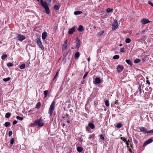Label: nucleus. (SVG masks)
<instances>
[{
    "instance_id": "8",
    "label": "nucleus",
    "mask_w": 153,
    "mask_h": 153,
    "mask_svg": "<svg viewBox=\"0 0 153 153\" xmlns=\"http://www.w3.org/2000/svg\"><path fill=\"white\" fill-rule=\"evenodd\" d=\"M124 67L123 65H118L117 66V69L119 72L122 71Z\"/></svg>"
},
{
    "instance_id": "19",
    "label": "nucleus",
    "mask_w": 153,
    "mask_h": 153,
    "mask_svg": "<svg viewBox=\"0 0 153 153\" xmlns=\"http://www.w3.org/2000/svg\"><path fill=\"white\" fill-rule=\"evenodd\" d=\"M83 148L81 147H78L77 148V151L79 152H81Z\"/></svg>"
},
{
    "instance_id": "44",
    "label": "nucleus",
    "mask_w": 153,
    "mask_h": 153,
    "mask_svg": "<svg viewBox=\"0 0 153 153\" xmlns=\"http://www.w3.org/2000/svg\"><path fill=\"white\" fill-rule=\"evenodd\" d=\"M100 139H102V140H104V137L101 134L100 135Z\"/></svg>"
},
{
    "instance_id": "12",
    "label": "nucleus",
    "mask_w": 153,
    "mask_h": 153,
    "mask_svg": "<svg viewBox=\"0 0 153 153\" xmlns=\"http://www.w3.org/2000/svg\"><path fill=\"white\" fill-rule=\"evenodd\" d=\"M67 40H66L65 42V44L63 45L62 48V49L63 50H65L66 49L67 46Z\"/></svg>"
},
{
    "instance_id": "57",
    "label": "nucleus",
    "mask_w": 153,
    "mask_h": 153,
    "mask_svg": "<svg viewBox=\"0 0 153 153\" xmlns=\"http://www.w3.org/2000/svg\"><path fill=\"white\" fill-rule=\"evenodd\" d=\"M129 151H130L131 152H131V149H129Z\"/></svg>"
},
{
    "instance_id": "51",
    "label": "nucleus",
    "mask_w": 153,
    "mask_h": 153,
    "mask_svg": "<svg viewBox=\"0 0 153 153\" xmlns=\"http://www.w3.org/2000/svg\"><path fill=\"white\" fill-rule=\"evenodd\" d=\"M92 138V135H90V136L88 137V139L89 140Z\"/></svg>"
},
{
    "instance_id": "42",
    "label": "nucleus",
    "mask_w": 153,
    "mask_h": 153,
    "mask_svg": "<svg viewBox=\"0 0 153 153\" xmlns=\"http://www.w3.org/2000/svg\"><path fill=\"white\" fill-rule=\"evenodd\" d=\"M88 72H86L85 73V74H84V75L83 76V79H84V78L86 77L88 75Z\"/></svg>"
},
{
    "instance_id": "23",
    "label": "nucleus",
    "mask_w": 153,
    "mask_h": 153,
    "mask_svg": "<svg viewBox=\"0 0 153 153\" xmlns=\"http://www.w3.org/2000/svg\"><path fill=\"white\" fill-rule=\"evenodd\" d=\"M137 92H139V94H140L141 93V86L140 85H139V87H138V90Z\"/></svg>"
},
{
    "instance_id": "26",
    "label": "nucleus",
    "mask_w": 153,
    "mask_h": 153,
    "mask_svg": "<svg viewBox=\"0 0 153 153\" xmlns=\"http://www.w3.org/2000/svg\"><path fill=\"white\" fill-rule=\"evenodd\" d=\"M119 57L120 56L118 55H115L113 56V59H118Z\"/></svg>"
},
{
    "instance_id": "59",
    "label": "nucleus",
    "mask_w": 153,
    "mask_h": 153,
    "mask_svg": "<svg viewBox=\"0 0 153 153\" xmlns=\"http://www.w3.org/2000/svg\"><path fill=\"white\" fill-rule=\"evenodd\" d=\"M114 103L115 104H117V101H115L114 102Z\"/></svg>"
},
{
    "instance_id": "49",
    "label": "nucleus",
    "mask_w": 153,
    "mask_h": 153,
    "mask_svg": "<svg viewBox=\"0 0 153 153\" xmlns=\"http://www.w3.org/2000/svg\"><path fill=\"white\" fill-rule=\"evenodd\" d=\"M123 141H124V142H126L127 141L126 140V139L125 137H123Z\"/></svg>"
},
{
    "instance_id": "36",
    "label": "nucleus",
    "mask_w": 153,
    "mask_h": 153,
    "mask_svg": "<svg viewBox=\"0 0 153 153\" xmlns=\"http://www.w3.org/2000/svg\"><path fill=\"white\" fill-rule=\"evenodd\" d=\"M7 56L6 55H3L1 56V59H5L6 58H7Z\"/></svg>"
},
{
    "instance_id": "1",
    "label": "nucleus",
    "mask_w": 153,
    "mask_h": 153,
    "mask_svg": "<svg viewBox=\"0 0 153 153\" xmlns=\"http://www.w3.org/2000/svg\"><path fill=\"white\" fill-rule=\"evenodd\" d=\"M40 3L41 6L44 8L46 13L49 14L50 10L46 1H43V0H40Z\"/></svg>"
},
{
    "instance_id": "17",
    "label": "nucleus",
    "mask_w": 153,
    "mask_h": 153,
    "mask_svg": "<svg viewBox=\"0 0 153 153\" xmlns=\"http://www.w3.org/2000/svg\"><path fill=\"white\" fill-rule=\"evenodd\" d=\"M78 30L79 31H82L84 30L83 26L82 25H80L78 28Z\"/></svg>"
},
{
    "instance_id": "41",
    "label": "nucleus",
    "mask_w": 153,
    "mask_h": 153,
    "mask_svg": "<svg viewBox=\"0 0 153 153\" xmlns=\"http://www.w3.org/2000/svg\"><path fill=\"white\" fill-rule=\"evenodd\" d=\"M13 134V132L12 131H10L8 133V136L9 137L11 136Z\"/></svg>"
},
{
    "instance_id": "20",
    "label": "nucleus",
    "mask_w": 153,
    "mask_h": 153,
    "mask_svg": "<svg viewBox=\"0 0 153 153\" xmlns=\"http://www.w3.org/2000/svg\"><path fill=\"white\" fill-rule=\"evenodd\" d=\"M126 62L128 65H132L133 63L130 60L126 59Z\"/></svg>"
},
{
    "instance_id": "6",
    "label": "nucleus",
    "mask_w": 153,
    "mask_h": 153,
    "mask_svg": "<svg viewBox=\"0 0 153 153\" xmlns=\"http://www.w3.org/2000/svg\"><path fill=\"white\" fill-rule=\"evenodd\" d=\"M36 41L39 47L42 50H44V48L42 45V43L39 39L37 38L36 39Z\"/></svg>"
},
{
    "instance_id": "64",
    "label": "nucleus",
    "mask_w": 153,
    "mask_h": 153,
    "mask_svg": "<svg viewBox=\"0 0 153 153\" xmlns=\"http://www.w3.org/2000/svg\"><path fill=\"white\" fill-rule=\"evenodd\" d=\"M62 118H63V119H65V117H62Z\"/></svg>"
},
{
    "instance_id": "63",
    "label": "nucleus",
    "mask_w": 153,
    "mask_h": 153,
    "mask_svg": "<svg viewBox=\"0 0 153 153\" xmlns=\"http://www.w3.org/2000/svg\"><path fill=\"white\" fill-rule=\"evenodd\" d=\"M145 31V30H143L142 32H143H143H144Z\"/></svg>"
},
{
    "instance_id": "62",
    "label": "nucleus",
    "mask_w": 153,
    "mask_h": 153,
    "mask_svg": "<svg viewBox=\"0 0 153 153\" xmlns=\"http://www.w3.org/2000/svg\"><path fill=\"white\" fill-rule=\"evenodd\" d=\"M120 139L121 140H123V138L122 137H121Z\"/></svg>"
},
{
    "instance_id": "24",
    "label": "nucleus",
    "mask_w": 153,
    "mask_h": 153,
    "mask_svg": "<svg viewBox=\"0 0 153 153\" xmlns=\"http://www.w3.org/2000/svg\"><path fill=\"white\" fill-rule=\"evenodd\" d=\"M104 32V30H102L100 31L98 34V36L99 37H100L103 34Z\"/></svg>"
},
{
    "instance_id": "35",
    "label": "nucleus",
    "mask_w": 153,
    "mask_h": 153,
    "mask_svg": "<svg viewBox=\"0 0 153 153\" xmlns=\"http://www.w3.org/2000/svg\"><path fill=\"white\" fill-rule=\"evenodd\" d=\"M44 93L45 95V97H46L48 94V91L47 90H46L44 91Z\"/></svg>"
},
{
    "instance_id": "15",
    "label": "nucleus",
    "mask_w": 153,
    "mask_h": 153,
    "mask_svg": "<svg viewBox=\"0 0 153 153\" xmlns=\"http://www.w3.org/2000/svg\"><path fill=\"white\" fill-rule=\"evenodd\" d=\"M88 126L92 129H94L95 127L93 123H89Z\"/></svg>"
},
{
    "instance_id": "3",
    "label": "nucleus",
    "mask_w": 153,
    "mask_h": 153,
    "mask_svg": "<svg viewBox=\"0 0 153 153\" xmlns=\"http://www.w3.org/2000/svg\"><path fill=\"white\" fill-rule=\"evenodd\" d=\"M55 102L53 101L52 102L50 105L48 112V113L50 116H51L52 114L53 111L55 108Z\"/></svg>"
},
{
    "instance_id": "45",
    "label": "nucleus",
    "mask_w": 153,
    "mask_h": 153,
    "mask_svg": "<svg viewBox=\"0 0 153 153\" xmlns=\"http://www.w3.org/2000/svg\"><path fill=\"white\" fill-rule=\"evenodd\" d=\"M148 3L151 5L153 7V3H152L150 1H149L148 2Z\"/></svg>"
},
{
    "instance_id": "37",
    "label": "nucleus",
    "mask_w": 153,
    "mask_h": 153,
    "mask_svg": "<svg viewBox=\"0 0 153 153\" xmlns=\"http://www.w3.org/2000/svg\"><path fill=\"white\" fill-rule=\"evenodd\" d=\"M7 66L8 67H11L13 66V65L11 63H8L7 64Z\"/></svg>"
},
{
    "instance_id": "9",
    "label": "nucleus",
    "mask_w": 153,
    "mask_h": 153,
    "mask_svg": "<svg viewBox=\"0 0 153 153\" xmlns=\"http://www.w3.org/2000/svg\"><path fill=\"white\" fill-rule=\"evenodd\" d=\"M140 129L141 132H143L144 134H146L148 133V131H147V129L143 127H141L140 128Z\"/></svg>"
},
{
    "instance_id": "27",
    "label": "nucleus",
    "mask_w": 153,
    "mask_h": 153,
    "mask_svg": "<svg viewBox=\"0 0 153 153\" xmlns=\"http://www.w3.org/2000/svg\"><path fill=\"white\" fill-rule=\"evenodd\" d=\"M10 125V122H7L5 123L4 124V126H6V127H7L8 126H9Z\"/></svg>"
},
{
    "instance_id": "34",
    "label": "nucleus",
    "mask_w": 153,
    "mask_h": 153,
    "mask_svg": "<svg viewBox=\"0 0 153 153\" xmlns=\"http://www.w3.org/2000/svg\"><path fill=\"white\" fill-rule=\"evenodd\" d=\"M16 119L20 120H22L23 119V118L22 117H20L19 116H17L16 117Z\"/></svg>"
},
{
    "instance_id": "11",
    "label": "nucleus",
    "mask_w": 153,
    "mask_h": 153,
    "mask_svg": "<svg viewBox=\"0 0 153 153\" xmlns=\"http://www.w3.org/2000/svg\"><path fill=\"white\" fill-rule=\"evenodd\" d=\"M150 22L148 19H143L141 21V22L143 25L146 24Z\"/></svg>"
},
{
    "instance_id": "30",
    "label": "nucleus",
    "mask_w": 153,
    "mask_h": 153,
    "mask_svg": "<svg viewBox=\"0 0 153 153\" xmlns=\"http://www.w3.org/2000/svg\"><path fill=\"white\" fill-rule=\"evenodd\" d=\"M10 79V77H8L7 78H4L3 79V81L4 82H7Z\"/></svg>"
},
{
    "instance_id": "60",
    "label": "nucleus",
    "mask_w": 153,
    "mask_h": 153,
    "mask_svg": "<svg viewBox=\"0 0 153 153\" xmlns=\"http://www.w3.org/2000/svg\"><path fill=\"white\" fill-rule=\"evenodd\" d=\"M82 139H81V138H80V141H82Z\"/></svg>"
},
{
    "instance_id": "21",
    "label": "nucleus",
    "mask_w": 153,
    "mask_h": 153,
    "mask_svg": "<svg viewBox=\"0 0 153 153\" xmlns=\"http://www.w3.org/2000/svg\"><path fill=\"white\" fill-rule=\"evenodd\" d=\"M82 13V12L79 11H76L74 12V14L75 15L80 14Z\"/></svg>"
},
{
    "instance_id": "47",
    "label": "nucleus",
    "mask_w": 153,
    "mask_h": 153,
    "mask_svg": "<svg viewBox=\"0 0 153 153\" xmlns=\"http://www.w3.org/2000/svg\"><path fill=\"white\" fill-rule=\"evenodd\" d=\"M58 73H59V71H58L56 73L55 76L54 77V79H55L56 78V76L58 75Z\"/></svg>"
},
{
    "instance_id": "52",
    "label": "nucleus",
    "mask_w": 153,
    "mask_h": 153,
    "mask_svg": "<svg viewBox=\"0 0 153 153\" xmlns=\"http://www.w3.org/2000/svg\"><path fill=\"white\" fill-rule=\"evenodd\" d=\"M85 82L84 80H83L82 81V82H81V83L82 84H84Z\"/></svg>"
},
{
    "instance_id": "22",
    "label": "nucleus",
    "mask_w": 153,
    "mask_h": 153,
    "mask_svg": "<svg viewBox=\"0 0 153 153\" xmlns=\"http://www.w3.org/2000/svg\"><path fill=\"white\" fill-rule=\"evenodd\" d=\"M11 115V114L9 112L5 114V117L7 118H9Z\"/></svg>"
},
{
    "instance_id": "7",
    "label": "nucleus",
    "mask_w": 153,
    "mask_h": 153,
    "mask_svg": "<svg viewBox=\"0 0 153 153\" xmlns=\"http://www.w3.org/2000/svg\"><path fill=\"white\" fill-rule=\"evenodd\" d=\"M153 141V138L149 139L146 141L143 144V146H145L148 144H149Z\"/></svg>"
},
{
    "instance_id": "61",
    "label": "nucleus",
    "mask_w": 153,
    "mask_h": 153,
    "mask_svg": "<svg viewBox=\"0 0 153 153\" xmlns=\"http://www.w3.org/2000/svg\"><path fill=\"white\" fill-rule=\"evenodd\" d=\"M122 45H122V44H120V45L119 46H122Z\"/></svg>"
},
{
    "instance_id": "53",
    "label": "nucleus",
    "mask_w": 153,
    "mask_h": 153,
    "mask_svg": "<svg viewBox=\"0 0 153 153\" xmlns=\"http://www.w3.org/2000/svg\"><path fill=\"white\" fill-rule=\"evenodd\" d=\"M126 144L127 145V146H128V145L129 144L126 141Z\"/></svg>"
},
{
    "instance_id": "28",
    "label": "nucleus",
    "mask_w": 153,
    "mask_h": 153,
    "mask_svg": "<svg viewBox=\"0 0 153 153\" xmlns=\"http://www.w3.org/2000/svg\"><path fill=\"white\" fill-rule=\"evenodd\" d=\"M113 9L110 8H108L106 10V11L108 13H110L113 11Z\"/></svg>"
},
{
    "instance_id": "54",
    "label": "nucleus",
    "mask_w": 153,
    "mask_h": 153,
    "mask_svg": "<svg viewBox=\"0 0 153 153\" xmlns=\"http://www.w3.org/2000/svg\"><path fill=\"white\" fill-rule=\"evenodd\" d=\"M67 123H70V121L69 120H67Z\"/></svg>"
},
{
    "instance_id": "50",
    "label": "nucleus",
    "mask_w": 153,
    "mask_h": 153,
    "mask_svg": "<svg viewBox=\"0 0 153 153\" xmlns=\"http://www.w3.org/2000/svg\"><path fill=\"white\" fill-rule=\"evenodd\" d=\"M146 82L149 84V85H150V82L148 80H146Z\"/></svg>"
},
{
    "instance_id": "58",
    "label": "nucleus",
    "mask_w": 153,
    "mask_h": 153,
    "mask_svg": "<svg viewBox=\"0 0 153 153\" xmlns=\"http://www.w3.org/2000/svg\"><path fill=\"white\" fill-rule=\"evenodd\" d=\"M90 58H88V61L89 62L90 61Z\"/></svg>"
},
{
    "instance_id": "25",
    "label": "nucleus",
    "mask_w": 153,
    "mask_h": 153,
    "mask_svg": "<svg viewBox=\"0 0 153 153\" xmlns=\"http://www.w3.org/2000/svg\"><path fill=\"white\" fill-rule=\"evenodd\" d=\"M122 126V124L121 123H119L117 124L116 126V127L117 128H120Z\"/></svg>"
},
{
    "instance_id": "40",
    "label": "nucleus",
    "mask_w": 153,
    "mask_h": 153,
    "mask_svg": "<svg viewBox=\"0 0 153 153\" xmlns=\"http://www.w3.org/2000/svg\"><path fill=\"white\" fill-rule=\"evenodd\" d=\"M14 142V139L13 138H12L11 139L10 141V143L11 144H13Z\"/></svg>"
},
{
    "instance_id": "55",
    "label": "nucleus",
    "mask_w": 153,
    "mask_h": 153,
    "mask_svg": "<svg viewBox=\"0 0 153 153\" xmlns=\"http://www.w3.org/2000/svg\"><path fill=\"white\" fill-rule=\"evenodd\" d=\"M66 117H68L69 116V115L68 114H66Z\"/></svg>"
},
{
    "instance_id": "13",
    "label": "nucleus",
    "mask_w": 153,
    "mask_h": 153,
    "mask_svg": "<svg viewBox=\"0 0 153 153\" xmlns=\"http://www.w3.org/2000/svg\"><path fill=\"white\" fill-rule=\"evenodd\" d=\"M47 33L46 32H44L42 33V38L43 39H45L47 36Z\"/></svg>"
},
{
    "instance_id": "43",
    "label": "nucleus",
    "mask_w": 153,
    "mask_h": 153,
    "mask_svg": "<svg viewBox=\"0 0 153 153\" xmlns=\"http://www.w3.org/2000/svg\"><path fill=\"white\" fill-rule=\"evenodd\" d=\"M125 52V49L124 48H122L120 49V52Z\"/></svg>"
},
{
    "instance_id": "18",
    "label": "nucleus",
    "mask_w": 153,
    "mask_h": 153,
    "mask_svg": "<svg viewBox=\"0 0 153 153\" xmlns=\"http://www.w3.org/2000/svg\"><path fill=\"white\" fill-rule=\"evenodd\" d=\"M79 52H76L75 54V58L76 59L79 58Z\"/></svg>"
},
{
    "instance_id": "56",
    "label": "nucleus",
    "mask_w": 153,
    "mask_h": 153,
    "mask_svg": "<svg viewBox=\"0 0 153 153\" xmlns=\"http://www.w3.org/2000/svg\"><path fill=\"white\" fill-rule=\"evenodd\" d=\"M62 124V126H63V127H64L65 126V124L64 123H63Z\"/></svg>"
},
{
    "instance_id": "46",
    "label": "nucleus",
    "mask_w": 153,
    "mask_h": 153,
    "mask_svg": "<svg viewBox=\"0 0 153 153\" xmlns=\"http://www.w3.org/2000/svg\"><path fill=\"white\" fill-rule=\"evenodd\" d=\"M17 123V121L16 120H15L13 121V125H15Z\"/></svg>"
},
{
    "instance_id": "10",
    "label": "nucleus",
    "mask_w": 153,
    "mask_h": 153,
    "mask_svg": "<svg viewBox=\"0 0 153 153\" xmlns=\"http://www.w3.org/2000/svg\"><path fill=\"white\" fill-rule=\"evenodd\" d=\"M75 27L74 26L69 30L68 33L69 34L71 35L72 34V33L75 32Z\"/></svg>"
},
{
    "instance_id": "16",
    "label": "nucleus",
    "mask_w": 153,
    "mask_h": 153,
    "mask_svg": "<svg viewBox=\"0 0 153 153\" xmlns=\"http://www.w3.org/2000/svg\"><path fill=\"white\" fill-rule=\"evenodd\" d=\"M95 82L97 84H99L101 82L100 79L98 77H97L95 79Z\"/></svg>"
},
{
    "instance_id": "39",
    "label": "nucleus",
    "mask_w": 153,
    "mask_h": 153,
    "mask_svg": "<svg viewBox=\"0 0 153 153\" xmlns=\"http://www.w3.org/2000/svg\"><path fill=\"white\" fill-rule=\"evenodd\" d=\"M41 103L40 102H38L36 104V107L39 108L41 106Z\"/></svg>"
},
{
    "instance_id": "5",
    "label": "nucleus",
    "mask_w": 153,
    "mask_h": 153,
    "mask_svg": "<svg viewBox=\"0 0 153 153\" xmlns=\"http://www.w3.org/2000/svg\"><path fill=\"white\" fill-rule=\"evenodd\" d=\"M17 39L20 41H22L25 39V37L24 35L18 34L17 35Z\"/></svg>"
},
{
    "instance_id": "2",
    "label": "nucleus",
    "mask_w": 153,
    "mask_h": 153,
    "mask_svg": "<svg viewBox=\"0 0 153 153\" xmlns=\"http://www.w3.org/2000/svg\"><path fill=\"white\" fill-rule=\"evenodd\" d=\"M43 120L42 117H40L39 119L37 120H35L32 124L33 126L38 125V127L43 126L44 124L42 122Z\"/></svg>"
},
{
    "instance_id": "29",
    "label": "nucleus",
    "mask_w": 153,
    "mask_h": 153,
    "mask_svg": "<svg viewBox=\"0 0 153 153\" xmlns=\"http://www.w3.org/2000/svg\"><path fill=\"white\" fill-rule=\"evenodd\" d=\"M140 61V59H137L134 61V62L135 63H138Z\"/></svg>"
},
{
    "instance_id": "14",
    "label": "nucleus",
    "mask_w": 153,
    "mask_h": 153,
    "mask_svg": "<svg viewBox=\"0 0 153 153\" xmlns=\"http://www.w3.org/2000/svg\"><path fill=\"white\" fill-rule=\"evenodd\" d=\"M76 41L77 42V43L76 45V48L77 49H78L79 47V46L80 43V41L79 40H78L77 39Z\"/></svg>"
},
{
    "instance_id": "32",
    "label": "nucleus",
    "mask_w": 153,
    "mask_h": 153,
    "mask_svg": "<svg viewBox=\"0 0 153 153\" xmlns=\"http://www.w3.org/2000/svg\"><path fill=\"white\" fill-rule=\"evenodd\" d=\"M25 67V64H22L20 66L19 68L21 69H23Z\"/></svg>"
},
{
    "instance_id": "38",
    "label": "nucleus",
    "mask_w": 153,
    "mask_h": 153,
    "mask_svg": "<svg viewBox=\"0 0 153 153\" xmlns=\"http://www.w3.org/2000/svg\"><path fill=\"white\" fill-rule=\"evenodd\" d=\"M59 7L58 5H56L54 6V8L56 10H58L59 9Z\"/></svg>"
},
{
    "instance_id": "4",
    "label": "nucleus",
    "mask_w": 153,
    "mask_h": 153,
    "mask_svg": "<svg viewBox=\"0 0 153 153\" xmlns=\"http://www.w3.org/2000/svg\"><path fill=\"white\" fill-rule=\"evenodd\" d=\"M118 23L117 20H115L114 21V22L112 24V29L113 30H116L118 27Z\"/></svg>"
},
{
    "instance_id": "33",
    "label": "nucleus",
    "mask_w": 153,
    "mask_h": 153,
    "mask_svg": "<svg viewBox=\"0 0 153 153\" xmlns=\"http://www.w3.org/2000/svg\"><path fill=\"white\" fill-rule=\"evenodd\" d=\"M105 105L107 106H109V101L108 100H106L105 101Z\"/></svg>"
},
{
    "instance_id": "31",
    "label": "nucleus",
    "mask_w": 153,
    "mask_h": 153,
    "mask_svg": "<svg viewBox=\"0 0 153 153\" xmlns=\"http://www.w3.org/2000/svg\"><path fill=\"white\" fill-rule=\"evenodd\" d=\"M131 40L129 38H127L126 39L125 42L128 43H129L130 42Z\"/></svg>"
},
{
    "instance_id": "48",
    "label": "nucleus",
    "mask_w": 153,
    "mask_h": 153,
    "mask_svg": "<svg viewBox=\"0 0 153 153\" xmlns=\"http://www.w3.org/2000/svg\"><path fill=\"white\" fill-rule=\"evenodd\" d=\"M153 133V129L149 131H148V133Z\"/></svg>"
}]
</instances>
